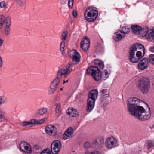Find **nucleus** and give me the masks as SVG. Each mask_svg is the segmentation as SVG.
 I'll return each instance as SVG.
<instances>
[{"label":"nucleus","mask_w":154,"mask_h":154,"mask_svg":"<svg viewBox=\"0 0 154 154\" xmlns=\"http://www.w3.org/2000/svg\"><path fill=\"white\" fill-rule=\"evenodd\" d=\"M103 143L104 141L103 139L100 140V143L97 139L93 141L92 144L94 147L100 149L103 147Z\"/></svg>","instance_id":"6ab92c4d"},{"label":"nucleus","mask_w":154,"mask_h":154,"mask_svg":"<svg viewBox=\"0 0 154 154\" xmlns=\"http://www.w3.org/2000/svg\"><path fill=\"white\" fill-rule=\"evenodd\" d=\"M95 103V101L88 99L86 109L87 112H90L92 111L94 107Z\"/></svg>","instance_id":"a211bd4d"},{"label":"nucleus","mask_w":154,"mask_h":154,"mask_svg":"<svg viewBox=\"0 0 154 154\" xmlns=\"http://www.w3.org/2000/svg\"><path fill=\"white\" fill-rule=\"evenodd\" d=\"M4 103L2 101V97H0V104L3 103Z\"/></svg>","instance_id":"5fc2aeb1"},{"label":"nucleus","mask_w":154,"mask_h":154,"mask_svg":"<svg viewBox=\"0 0 154 154\" xmlns=\"http://www.w3.org/2000/svg\"><path fill=\"white\" fill-rule=\"evenodd\" d=\"M85 154H102V153L98 151L94 150L90 152H86Z\"/></svg>","instance_id":"4c0bfd02"},{"label":"nucleus","mask_w":154,"mask_h":154,"mask_svg":"<svg viewBox=\"0 0 154 154\" xmlns=\"http://www.w3.org/2000/svg\"><path fill=\"white\" fill-rule=\"evenodd\" d=\"M16 1L18 5L20 6H23L25 4V2L22 0H16Z\"/></svg>","instance_id":"58836bf2"},{"label":"nucleus","mask_w":154,"mask_h":154,"mask_svg":"<svg viewBox=\"0 0 154 154\" xmlns=\"http://www.w3.org/2000/svg\"><path fill=\"white\" fill-rule=\"evenodd\" d=\"M55 115L57 117H59L61 114V110L60 109V105L59 103L56 104Z\"/></svg>","instance_id":"393cba45"},{"label":"nucleus","mask_w":154,"mask_h":154,"mask_svg":"<svg viewBox=\"0 0 154 154\" xmlns=\"http://www.w3.org/2000/svg\"><path fill=\"white\" fill-rule=\"evenodd\" d=\"M94 63L95 65H97L100 69H103L104 65L102 61L97 59H95L94 61Z\"/></svg>","instance_id":"a878e982"},{"label":"nucleus","mask_w":154,"mask_h":154,"mask_svg":"<svg viewBox=\"0 0 154 154\" xmlns=\"http://www.w3.org/2000/svg\"><path fill=\"white\" fill-rule=\"evenodd\" d=\"M20 147L21 150L28 154L32 152V149L30 145L27 142L22 141L20 143Z\"/></svg>","instance_id":"1a4fd4ad"},{"label":"nucleus","mask_w":154,"mask_h":154,"mask_svg":"<svg viewBox=\"0 0 154 154\" xmlns=\"http://www.w3.org/2000/svg\"><path fill=\"white\" fill-rule=\"evenodd\" d=\"M98 14V11L96 8L89 6L86 9L84 15L88 21L92 22L97 19Z\"/></svg>","instance_id":"7ed1b4c3"},{"label":"nucleus","mask_w":154,"mask_h":154,"mask_svg":"<svg viewBox=\"0 0 154 154\" xmlns=\"http://www.w3.org/2000/svg\"><path fill=\"white\" fill-rule=\"evenodd\" d=\"M98 95V92L97 90L94 89L90 91L88 94L89 97L88 100L95 101Z\"/></svg>","instance_id":"dca6fc26"},{"label":"nucleus","mask_w":154,"mask_h":154,"mask_svg":"<svg viewBox=\"0 0 154 154\" xmlns=\"http://www.w3.org/2000/svg\"><path fill=\"white\" fill-rule=\"evenodd\" d=\"M149 62L152 65H154V54H150L149 55L148 59Z\"/></svg>","instance_id":"72a5a7b5"},{"label":"nucleus","mask_w":154,"mask_h":154,"mask_svg":"<svg viewBox=\"0 0 154 154\" xmlns=\"http://www.w3.org/2000/svg\"><path fill=\"white\" fill-rule=\"evenodd\" d=\"M87 73L91 75L95 80L98 81L101 79V73L96 66H91L87 69Z\"/></svg>","instance_id":"423d86ee"},{"label":"nucleus","mask_w":154,"mask_h":154,"mask_svg":"<svg viewBox=\"0 0 154 154\" xmlns=\"http://www.w3.org/2000/svg\"><path fill=\"white\" fill-rule=\"evenodd\" d=\"M101 99L102 100H105L109 96V91L106 89H103L101 91Z\"/></svg>","instance_id":"5701e85b"},{"label":"nucleus","mask_w":154,"mask_h":154,"mask_svg":"<svg viewBox=\"0 0 154 154\" xmlns=\"http://www.w3.org/2000/svg\"><path fill=\"white\" fill-rule=\"evenodd\" d=\"M60 50L62 54L63 55L65 53L64 51V48H60Z\"/></svg>","instance_id":"8fccbe9b"},{"label":"nucleus","mask_w":154,"mask_h":154,"mask_svg":"<svg viewBox=\"0 0 154 154\" xmlns=\"http://www.w3.org/2000/svg\"><path fill=\"white\" fill-rule=\"evenodd\" d=\"M143 45L141 44L135 43L132 45L129 50V59L131 62L133 63L138 62L140 60L138 57H136L135 55V51L139 49L143 48Z\"/></svg>","instance_id":"39448f33"},{"label":"nucleus","mask_w":154,"mask_h":154,"mask_svg":"<svg viewBox=\"0 0 154 154\" xmlns=\"http://www.w3.org/2000/svg\"><path fill=\"white\" fill-rule=\"evenodd\" d=\"M65 45V43L64 42H62L60 44V48H64Z\"/></svg>","instance_id":"de8ad7c7"},{"label":"nucleus","mask_w":154,"mask_h":154,"mask_svg":"<svg viewBox=\"0 0 154 154\" xmlns=\"http://www.w3.org/2000/svg\"><path fill=\"white\" fill-rule=\"evenodd\" d=\"M48 111V109L46 107H42L37 109L36 111V113L42 116L45 114Z\"/></svg>","instance_id":"b1692460"},{"label":"nucleus","mask_w":154,"mask_h":154,"mask_svg":"<svg viewBox=\"0 0 154 154\" xmlns=\"http://www.w3.org/2000/svg\"><path fill=\"white\" fill-rule=\"evenodd\" d=\"M70 57L72 60V63L71 64L73 67V65H77L78 64L80 61L81 56L79 54L76 50H72L70 51L69 53Z\"/></svg>","instance_id":"0eeeda50"},{"label":"nucleus","mask_w":154,"mask_h":154,"mask_svg":"<svg viewBox=\"0 0 154 154\" xmlns=\"http://www.w3.org/2000/svg\"><path fill=\"white\" fill-rule=\"evenodd\" d=\"M5 114L4 112L2 109L0 110V118H2L4 116Z\"/></svg>","instance_id":"c03bdc74"},{"label":"nucleus","mask_w":154,"mask_h":154,"mask_svg":"<svg viewBox=\"0 0 154 154\" xmlns=\"http://www.w3.org/2000/svg\"><path fill=\"white\" fill-rule=\"evenodd\" d=\"M145 28V29H144V35L147 40L151 41L152 39L154 40V29L151 31V29H149L147 27Z\"/></svg>","instance_id":"f8f14e48"},{"label":"nucleus","mask_w":154,"mask_h":154,"mask_svg":"<svg viewBox=\"0 0 154 154\" xmlns=\"http://www.w3.org/2000/svg\"><path fill=\"white\" fill-rule=\"evenodd\" d=\"M62 145L60 142L58 140L54 141L51 145V149L52 154H57L59 152Z\"/></svg>","instance_id":"6e6552de"},{"label":"nucleus","mask_w":154,"mask_h":154,"mask_svg":"<svg viewBox=\"0 0 154 154\" xmlns=\"http://www.w3.org/2000/svg\"><path fill=\"white\" fill-rule=\"evenodd\" d=\"M67 112L68 115L72 117H76L79 115V112L77 109L73 108H69Z\"/></svg>","instance_id":"aec40b11"},{"label":"nucleus","mask_w":154,"mask_h":154,"mask_svg":"<svg viewBox=\"0 0 154 154\" xmlns=\"http://www.w3.org/2000/svg\"><path fill=\"white\" fill-rule=\"evenodd\" d=\"M81 48L84 51H86L89 48V46H87L86 44H83L82 43H80Z\"/></svg>","instance_id":"c9c22d12"},{"label":"nucleus","mask_w":154,"mask_h":154,"mask_svg":"<svg viewBox=\"0 0 154 154\" xmlns=\"http://www.w3.org/2000/svg\"><path fill=\"white\" fill-rule=\"evenodd\" d=\"M74 131L72 128H69L65 131L63 135V138L64 140H67L72 138L73 137Z\"/></svg>","instance_id":"ddd939ff"},{"label":"nucleus","mask_w":154,"mask_h":154,"mask_svg":"<svg viewBox=\"0 0 154 154\" xmlns=\"http://www.w3.org/2000/svg\"><path fill=\"white\" fill-rule=\"evenodd\" d=\"M4 42L3 40L1 39H0V46H2Z\"/></svg>","instance_id":"3c124183"},{"label":"nucleus","mask_w":154,"mask_h":154,"mask_svg":"<svg viewBox=\"0 0 154 154\" xmlns=\"http://www.w3.org/2000/svg\"><path fill=\"white\" fill-rule=\"evenodd\" d=\"M33 122V119L30 120L29 122L25 121L23 122L22 123V126L23 127H25L29 125L34 124Z\"/></svg>","instance_id":"473e14b6"},{"label":"nucleus","mask_w":154,"mask_h":154,"mask_svg":"<svg viewBox=\"0 0 154 154\" xmlns=\"http://www.w3.org/2000/svg\"><path fill=\"white\" fill-rule=\"evenodd\" d=\"M2 66V60L0 56V68Z\"/></svg>","instance_id":"603ef678"},{"label":"nucleus","mask_w":154,"mask_h":154,"mask_svg":"<svg viewBox=\"0 0 154 154\" xmlns=\"http://www.w3.org/2000/svg\"><path fill=\"white\" fill-rule=\"evenodd\" d=\"M45 130L46 133L49 135H54L57 132L56 127L51 125H49L46 127Z\"/></svg>","instance_id":"2eb2a0df"},{"label":"nucleus","mask_w":154,"mask_h":154,"mask_svg":"<svg viewBox=\"0 0 154 154\" xmlns=\"http://www.w3.org/2000/svg\"><path fill=\"white\" fill-rule=\"evenodd\" d=\"M140 100L136 98H130L127 103L128 110L132 115L139 120H148L151 116L150 111L149 110V112H146L144 108L140 106Z\"/></svg>","instance_id":"f257e3e1"},{"label":"nucleus","mask_w":154,"mask_h":154,"mask_svg":"<svg viewBox=\"0 0 154 154\" xmlns=\"http://www.w3.org/2000/svg\"><path fill=\"white\" fill-rule=\"evenodd\" d=\"M117 143V140H116L113 137H111L106 139L105 145L107 148L111 149L116 146Z\"/></svg>","instance_id":"9b49d317"},{"label":"nucleus","mask_w":154,"mask_h":154,"mask_svg":"<svg viewBox=\"0 0 154 154\" xmlns=\"http://www.w3.org/2000/svg\"><path fill=\"white\" fill-rule=\"evenodd\" d=\"M110 72L106 70H104L102 74L101 73V79L103 80H106L109 76Z\"/></svg>","instance_id":"cd10ccee"},{"label":"nucleus","mask_w":154,"mask_h":154,"mask_svg":"<svg viewBox=\"0 0 154 154\" xmlns=\"http://www.w3.org/2000/svg\"><path fill=\"white\" fill-rule=\"evenodd\" d=\"M67 35V31H65L62 34V40L63 41H65L66 39Z\"/></svg>","instance_id":"e433bc0d"},{"label":"nucleus","mask_w":154,"mask_h":154,"mask_svg":"<svg viewBox=\"0 0 154 154\" xmlns=\"http://www.w3.org/2000/svg\"><path fill=\"white\" fill-rule=\"evenodd\" d=\"M148 59L146 58H144L139 63L138 67L140 70H144L148 68Z\"/></svg>","instance_id":"4468645a"},{"label":"nucleus","mask_w":154,"mask_h":154,"mask_svg":"<svg viewBox=\"0 0 154 154\" xmlns=\"http://www.w3.org/2000/svg\"><path fill=\"white\" fill-rule=\"evenodd\" d=\"M0 7L1 8H5L6 7V5L4 1H2L0 3Z\"/></svg>","instance_id":"a19ab883"},{"label":"nucleus","mask_w":154,"mask_h":154,"mask_svg":"<svg viewBox=\"0 0 154 154\" xmlns=\"http://www.w3.org/2000/svg\"><path fill=\"white\" fill-rule=\"evenodd\" d=\"M72 70V66L71 64L67 65L66 69L62 68L59 70L56 74V77L51 84L57 88L59 84L60 79L63 76L64 78H66L67 75L71 72Z\"/></svg>","instance_id":"f03ea898"},{"label":"nucleus","mask_w":154,"mask_h":154,"mask_svg":"<svg viewBox=\"0 0 154 154\" xmlns=\"http://www.w3.org/2000/svg\"><path fill=\"white\" fill-rule=\"evenodd\" d=\"M59 1L61 4L64 5L66 3V0H59Z\"/></svg>","instance_id":"09e8293b"},{"label":"nucleus","mask_w":154,"mask_h":154,"mask_svg":"<svg viewBox=\"0 0 154 154\" xmlns=\"http://www.w3.org/2000/svg\"><path fill=\"white\" fill-rule=\"evenodd\" d=\"M11 25V18L9 16L6 18V23L4 27V32L5 36L8 35L10 33Z\"/></svg>","instance_id":"9d476101"},{"label":"nucleus","mask_w":154,"mask_h":154,"mask_svg":"<svg viewBox=\"0 0 154 154\" xmlns=\"http://www.w3.org/2000/svg\"><path fill=\"white\" fill-rule=\"evenodd\" d=\"M137 86L139 90L144 94H147L150 88L149 79L147 77H143L140 79L137 82Z\"/></svg>","instance_id":"20e7f679"},{"label":"nucleus","mask_w":154,"mask_h":154,"mask_svg":"<svg viewBox=\"0 0 154 154\" xmlns=\"http://www.w3.org/2000/svg\"><path fill=\"white\" fill-rule=\"evenodd\" d=\"M43 151L45 152L46 153H48L49 154H51V153H52L51 149L50 150V149L48 148L44 150Z\"/></svg>","instance_id":"79ce46f5"},{"label":"nucleus","mask_w":154,"mask_h":154,"mask_svg":"<svg viewBox=\"0 0 154 154\" xmlns=\"http://www.w3.org/2000/svg\"><path fill=\"white\" fill-rule=\"evenodd\" d=\"M6 19L4 15L0 16V29H1L4 23H6Z\"/></svg>","instance_id":"2f4dec72"},{"label":"nucleus","mask_w":154,"mask_h":154,"mask_svg":"<svg viewBox=\"0 0 154 154\" xmlns=\"http://www.w3.org/2000/svg\"><path fill=\"white\" fill-rule=\"evenodd\" d=\"M125 34H122L120 30L118 29L117 32L115 33L113 39L116 41H119L122 40L125 37Z\"/></svg>","instance_id":"f3484780"},{"label":"nucleus","mask_w":154,"mask_h":154,"mask_svg":"<svg viewBox=\"0 0 154 154\" xmlns=\"http://www.w3.org/2000/svg\"><path fill=\"white\" fill-rule=\"evenodd\" d=\"M40 154H49L48 153H46L45 152L43 151H42Z\"/></svg>","instance_id":"4d7b16f0"},{"label":"nucleus","mask_w":154,"mask_h":154,"mask_svg":"<svg viewBox=\"0 0 154 154\" xmlns=\"http://www.w3.org/2000/svg\"><path fill=\"white\" fill-rule=\"evenodd\" d=\"M73 15L75 17H76L77 16V12L75 10H73Z\"/></svg>","instance_id":"49530a36"},{"label":"nucleus","mask_w":154,"mask_h":154,"mask_svg":"<svg viewBox=\"0 0 154 154\" xmlns=\"http://www.w3.org/2000/svg\"><path fill=\"white\" fill-rule=\"evenodd\" d=\"M57 88L51 85H50L48 91V94L51 95L53 94L57 89Z\"/></svg>","instance_id":"c85d7f7f"},{"label":"nucleus","mask_w":154,"mask_h":154,"mask_svg":"<svg viewBox=\"0 0 154 154\" xmlns=\"http://www.w3.org/2000/svg\"><path fill=\"white\" fill-rule=\"evenodd\" d=\"M151 50L152 52H154V46L151 48Z\"/></svg>","instance_id":"6e6d98bb"},{"label":"nucleus","mask_w":154,"mask_h":154,"mask_svg":"<svg viewBox=\"0 0 154 154\" xmlns=\"http://www.w3.org/2000/svg\"><path fill=\"white\" fill-rule=\"evenodd\" d=\"M40 147L38 145H35L33 146V150L34 151H36L39 150Z\"/></svg>","instance_id":"a18cd8bd"},{"label":"nucleus","mask_w":154,"mask_h":154,"mask_svg":"<svg viewBox=\"0 0 154 154\" xmlns=\"http://www.w3.org/2000/svg\"><path fill=\"white\" fill-rule=\"evenodd\" d=\"M69 78H68L67 79H66V80L64 79L63 80V84H64L65 83H67V82H68V80H69Z\"/></svg>","instance_id":"864d4df0"},{"label":"nucleus","mask_w":154,"mask_h":154,"mask_svg":"<svg viewBox=\"0 0 154 154\" xmlns=\"http://www.w3.org/2000/svg\"><path fill=\"white\" fill-rule=\"evenodd\" d=\"M81 43H82L83 44H86L87 46L90 45V40L89 38L86 36L84 37Z\"/></svg>","instance_id":"7c9ffc66"},{"label":"nucleus","mask_w":154,"mask_h":154,"mask_svg":"<svg viewBox=\"0 0 154 154\" xmlns=\"http://www.w3.org/2000/svg\"><path fill=\"white\" fill-rule=\"evenodd\" d=\"M63 90V88H61L60 89V90L62 91Z\"/></svg>","instance_id":"13d9d810"},{"label":"nucleus","mask_w":154,"mask_h":154,"mask_svg":"<svg viewBox=\"0 0 154 154\" xmlns=\"http://www.w3.org/2000/svg\"><path fill=\"white\" fill-rule=\"evenodd\" d=\"M84 146L85 148H88L90 147V143L89 142H86L84 144Z\"/></svg>","instance_id":"37998d69"},{"label":"nucleus","mask_w":154,"mask_h":154,"mask_svg":"<svg viewBox=\"0 0 154 154\" xmlns=\"http://www.w3.org/2000/svg\"><path fill=\"white\" fill-rule=\"evenodd\" d=\"M131 29L133 32L137 35L139 34L142 30L141 27L137 25H133L131 27Z\"/></svg>","instance_id":"412c9836"},{"label":"nucleus","mask_w":154,"mask_h":154,"mask_svg":"<svg viewBox=\"0 0 154 154\" xmlns=\"http://www.w3.org/2000/svg\"><path fill=\"white\" fill-rule=\"evenodd\" d=\"M143 48L139 49L137 51L136 56L139 58L140 60L144 56L145 53V51L143 46Z\"/></svg>","instance_id":"4be33fe9"},{"label":"nucleus","mask_w":154,"mask_h":154,"mask_svg":"<svg viewBox=\"0 0 154 154\" xmlns=\"http://www.w3.org/2000/svg\"><path fill=\"white\" fill-rule=\"evenodd\" d=\"M46 120L47 118H44L38 120H37L35 119H33L34 124H41L44 123Z\"/></svg>","instance_id":"c756f323"},{"label":"nucleus","mask_w":154,"mask_h":154,"mask_svg":"<svg viewBox=\"0 0 154 154\" xmlns=\"http://www.w3.org/2000/svg\"><path fill=\"white\" fill-rule=\"evenodd\" d=\"M74 0H69L68 2L69 8H71L73 7V4Z\"/></svg>","instance_id":"ea45409f"},{"label":"nucleus","mask_w":154,"mask_h":154,"mask_svg":"<svg viewBox=\"0 0 154 154\" xmlns=\"http://www.w3.org/2000/svg\"><path fill=\"white\" fill-rule=\"evenodd\" d=\"M119 29L120 30L122 34L124 33L125 34V36L126 34L128 33L130 30V28L128 27L127 26H123L121 29Z\"/></svg>","instance_id":"bb28decb"},{"label":"nucleus","mask_w":154,"mask_h":154,"mask_svg":"<svg viewBox=\"0 0 154 154\" xmlns=\"http://www.w3.org/2000/svg\"><path fill=\"white\" fill-rule=\"evenodd\" d=\"M147 146L148 149L153 147L154 146V141L153 140H149L147 142Z\"/></svg>","instance_id":"f704fd0d"}]
</instances>
